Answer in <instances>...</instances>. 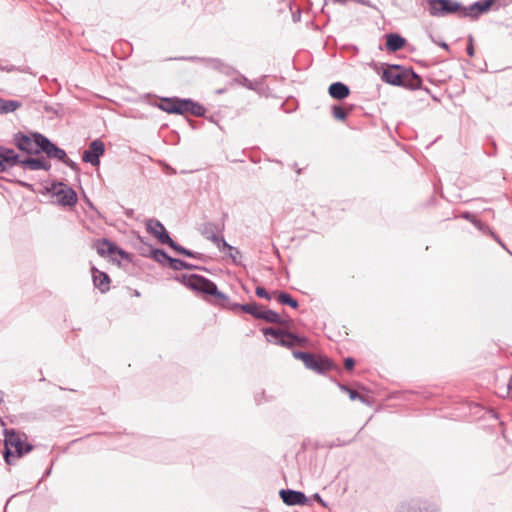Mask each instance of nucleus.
<instances>
[{
	"mask_svg": "<svg viewBox=\"0 0 512 512\" xmlns=\"http://www.w3.org/2000/svg\"><path fill=\"white\" fill-rule=\"evenodd\" d=\"M277 300L281 304L289 305L292 308L298 307V302L294 298H292L288 293H285V292L278 293Z\"/></svg>",
	"mask_w": 512,
	"mask_h": 512,
	"instance_id": "nucleus-25",
	"label": "nucleus"
},
{
	"mask_svg": "<svg viewBox=\"0 0 512 512\" xmlns=\"http://www.w3.org/2000/svg\"><path fill=\"white\" fill-rule=\"evenodd\" d=\"M240 83H241L243 86L247 87L248 89H251V90H254V89H255V88H254L253 83H252L251 81H249V80H248L247 78H245V77H241V81H240Z\"/></svg>",
	"mask_w": 512,
	"mask_h": 512,
	"instance_id": "nucleus-33",
	"label": "nucleus"
},
{
	"mask_svg": "<svg viewBox=\"0 0 512 512\" xmlns=\"http://www.w3.org/2000/svg\"><path fill=\"white\" fill-rule=\"evenodd\" d=\"M343 389H345L349 393V397H350L351 400H356V399H360L361 398L359 396V394L355 390H351V389L346 388V387H343Z\"/></svg>",
	"mask_w": 512,
	"mask_h": 512,
	"instance_id": "nucleus-34",
	"label": "nucleus"
},
{
	"mask_svg": "<svg viewBox=\"0 0 512 512\" xmlns=\"http://www.w3.org/2000/svg\"><path fill=\"white\" fill-rule=\"evenodd\" d=\"M50 192L55 198V202L60 206L72 207L77 203L78 198L76 192L64 183H53Z\"/></svg>",
	"mask_w": 512,
	"mask_h": 512,
	"instance_id": "nucleus-5",
	"label": "nucleus"
},
{
	"mask_svg": "<svg viewBox=\"0 0 512 512\" xmlns=\"http://www.w3.org/2000/svg\"><path fill=\"white\" fill-rule=\"evenodd\" d=\"M38 137L44 136L38 133L33 134L32 137H28L26 135H17L15 138L16 145L20 150L29 154L38 153L41 150Z\"/></svg>",
	"mask_w": 512,
	"mask_h": 512,
	"instance_id": "nucleus-10",
	"label": "nucleus"
},
{
	"mask_svg": "<svg viewBox=\"0 0 512 512\" xmlns=\"http://www.w3.org/2000/svg\"><path fill=\"white\" fill-rule=\"evenodd\" d=\"M20 107V103L14 100H5L0 98V113L13 112Z\"/></svg>",
	"mask_w": 512,
	"mask_h": 512,
	"instance_id": "nucleus-19",
	"label": "nucleus"
},
{
	"mask_svg": "<svg viewBox=\"0 0 512 512\" xmlns=\"http://www.w3.org/2000/svg\"><path fill=\"white\" fill-rule=\"evenodd\" d=\"M405 39L399 34H388L386 36V48L390 52H396L402 49L405 45Z\"/></svg>",
	"mask_w": 512,
	"mask_h": 512,
	"instance_id": "nucleus-17",
	"label": "nucleus"
},
{
	"mask_svg": "<svg viewBox=\"0 0 512 512\" xmlns=\"http://www.w3.org/2000/svg\"><path fill=\"white\" fill-rule=\"evenodd\" d=\"M429 13L435 17H443L449 14H457L461 17H476L477 10H472V5L468 8L462 7L460 3L453 0H429Z\"/></svg>",
	"mask_w": 512,
	"mask_h": 512,
	"instance_id": "nucleus-1",
	"label": "nucleus"
},
{
	"mask_svg": "<svg viewBox=\"0 0 512 512\" xmlns=\"http://www.w3.org/2000/svg\"><path fill=\"white\" fill-rule=\"evenodd\" d=\"M233 307H239L244 312L251 314L252 316L260 319L262 308L257 304H244V305H234Z\"/></svg>",
	"mask_w": 512,
	"mask_h": 512,
	"instance_id": "nucleus-21",
	"label": "nucleus"
},
{
	"mask_svg": "<svg viewBox=\"0 0 512 512\" xmlns=\"http://www.w3.org/2000/svg\"><path fill=\"white\" fill-rule=\"evenodd\" d=\"M146 230L152 236L157 238L161 244L168 245L169 242H172V239L164 225L156 219H149L146 221Z\"/></svg>",
	"mask_w": 512,
	"mask_h": 512,
	"instance_id": "nucleus-11",
	"label": "nucleus"
},
{
	"mask_svg": "<svg viewBox=\"0 0 512 512\" xmlns=\"http://www.w3.org/2000/svg\"><path fill=\"white\" fill-rule=\"evenodd\" d=\"M19 162V155L13 150L0 146V172L14 167Z\"/></svg>",
	"mask_w": 512,
	"mask_h": 512,
	"instance_id": "nucleus-12",
	"label": "nucleus"
},
{
	"mask_svg": "<svg viewBox=\"0 0 512 512\" xmlns=\"http://www.w3.org/2000/svg\"><path fill=\"white\" fill-rule=\"evenodd\" d=\"M91 270L95 287H97L101 292L108 291L110 282L108 275L97 270L95 267H92Z\"/></svg>",
	"mask_w": 512,
	"mask_h": 512,
	"instance_id": "nucleus-15",
	"label": "nucleus"
},
{
	"mask_svg": "<svg viewBox=\"0 0 512 512\" xmlns=\"http://www.w3.org/2000/svg\"><path fill=\"white\" fill-rule=\"evenodd\" d=\"M151 257L158 263L162 264V265H167L169 264V261H170V256L167 255V253L162 250V249H153L151 251Z\"/></svg>",
	"mask_w": 512,
	"mask_h": 512,
	"instance_id": "nucleus-20",
	"label": "nucleus"
},
{
	"mask_svg": "<svg viewBox=\"0 0 512 512\" xmlns=\"http://www.w3.org/2000/svg\"><path fill=\"white\" fill-rule=\"evenodd\" d=\"M313 497H314V499H315L318 503H320L322 506H324V507L326 506V503L323 501V499L321 498V496H320L318 493L314 494V496H313Z\"/></svg>",
	"mask_w": 512,
	"mask_h": 512,
	"instance_id": "nucleus-37",
	"label": "nucleus"
},
{
	"mask_svg": "<svg viewBox=\"0 0 512 512\" xmlns=\"http://www.w3.org/2000/svg\"><path fill=\"white\" fill-rule=\"evenodd\" d=\"M467 54L470 56V57H473L474 56V47H473V44H472V38H470V43L469 45L467 46Z\"/></svg>",
	"mask_w": 512,
	"mask_h": 512,
	"instance_id": "nucleus-36",
	"label": "nucleus"
},
{
	"mask_svg": "<svg viewBox=\"0 0 512 512\" xmlns=\"http://www.w3.org/2000/svg\"><path fill=\"white\" fill-rule=\"evenodd\" d=\"M168 266L173 270L191 269L192 265L175 258H170Z\"/></svg>",
	"mask_w": 512,
	"mask_h": 512,
	"instance_id": "nucleus-28",
	"label": "nucleus"
},
{
	"mask_svg": "<svg viewBox=\"0 0 512 512\" xmlns=\"http://www.w3.org/2000/svg\"><path fill=\"white\" fill-rule=\"evenodd\" d=\"M260 319H264L270 323H281V316L273 311V310H263L261 311Z\"/></svg>",
	"mask_w": 512,
	"mask_h": 512,
	"instance_id": "nucleus-22",
	"label": "nucleus"
},
{
	"mask_svg": "<svg viewBox=\"0 0 512 512\" xmlns=\"http://www.w3.org/2000/svg\"><path fill=\"white\" fill-rule=\"evenodd\" d=\"M495 0H482L472 4V10H477L476 14L487 12Z\"/></svg>",
	"mask_w": 512,
	"mask_h": 512,
	"instance_id": "nucleus-24",
	"label": "nucleus"
},
{
	"mask_svg": "<svg viewBox=\"0 0 512 512\" xmlns=\"http://www.w3.org/2000/svg\"><path fill=\"white\" fill-rule=\"evenodd\" d=\"M104 152V143L99 139L94 140L90 143L89 148L83 152L82 160L93 166H97L100 163V156H102Z\"/></svg>",
	"mask_w": 512,
	"mask_h": 512,
	"instance_id": "nucleus-9",
	"label": "nucleus"
},
{
	"mask_svg": "<svg viewBox=\"0 0 512 512\" xmlns=\"http://www.w3.org/2000/svg\"><path fill=\"white\" fill-rule=\"evenodd\" d=\"M508 387L512 389V379H511V383L508 385Z\"/></svg>",
	"mask_w": 512,
	"mask_h": 512,
	"instance_id": "nucleus-45",
	"label": "nucleus"
},
{
	"mask_svg": "<svg viewBox=\"0 0 512 512\" xmlns=\"http://www.w3.org/2000/svg\"><path fill=\"white\" fill-rule=\"evenodd\" d=\"M186 285L192 290L214 296L216 304L223 307H229L228 297L217 289L215 283L205 277L191 275L187 278Z\"/></svg>",
	"mask_w": 512,
	"mask_h": 512,
	"instance_id": "nucleus-4",
	"label": "nucleus"
},
{
	"mask_svg": "<svg viewBox=\"0 0 512 512\" xmlns=\"http://www.w3.org/2000/svg\"><path fill=\"white\" fill-rule=\"evenodd\" d=\"M329 95L337 100H342L348 97L350 90L347 85L342 82H335L330 85L328 89Z\"/></svg>",
	"mask_w": 512,
	"mask_h": 512,
	"instance_id": "nucleus-16",
	"label": "nucleus"
},
{
	"mask_svg": "<svg viewBox=\"0 0 512 512\" xmlns=\"http://www.w3.org/2000/svg\"><path fill=\"white\" fill-rule=\"evenodd\" d=\"M211 241L214 242L217 247L220 249V250H226L228 249L229 251H235L236 254H239V251L238 250H235L231 245H229L225 240L224 238L218 236V235H215L213 234L211 237H210Z\"/></svg>",
	"mask_w": 512,
	"mask_h": 512,
	"instance_id": "nucleus-23",
	"label": "nucleus"
},
{
	"mask_svg": "<svg viewBox=\"0 0 512 512\" xmlns=\"http://www.w3.org/2000/svg\"><path fill=\"white\" fill-rule=\"evenodd\" d=\"M256 295L260 298L270 299V295L263 287L256 288Z\"/></svg>",
	"mask_w": 512,
	"mask_h": 512,
	"instance_id": "nucleus-32",
	"label": "nucleus"
},
{
	"mask_svg": "<svg viewBox=\"0 0 512 512\" xmlns=\"http://www.w3.org/2000/svg\"><path fill=\"white\" fill-rule=\"evenodd\" d=\"M31 450L32 445L27 443L25 434L16 432L15 430H6L4 458L7 464L12 463V457L20 458Z\"/></svg>",
	"mask_w": 512,
	"mask_h": 512,
	"instance_id": "nucleus-3",
	"label": "nucleus"
},
{
	"mask_svg": "<svg viewBox=\"0 0 512 512\" xmlns=\"http://www.w3.org/2000/svg\"><path fill=\"white\" fill-rule=\"evenodd\" d=\"M332 114L334 116V118H336L337 120H344L347 116V113L345 112V110L343 108H341L340 106H334L332 108Z\"/></svg>",
	"mask_w": 512,
	"mask_h": 512,
	"instance_id": "nucleus-31",
	"label": "nucleus"
},
{
	"mask_svg": "<svg viewBox=\"0 0 512 512\" xmlns=\"http://www.w3.org/2000/svg\"><path fill=\"white\" fill-rule=\"evenodd\" d=\"M293 356L303 361L306 368L318 373H323L332 368V362L326 357H315L310 353L294 351Z\"/></svg>",
	"mask_w": 512,
	"mask_h": 512,
	"instance_id": "nucleus-6",
	"label": "nucleus"
},
{
	"mask_svg": "<svg viewBox=\"0 0 512 512\" xmlns=\"http://www.w3.org/2000/svg\"><path fill=\"white\" fill-rule=\"evenodd\" d=\"M354 364L355 362L352 358L349 357L345 359L344 365L347 370H351L354 367Z\"/></svg>",
	"mask_w": 512,
	"mask_h": 512,
	"instance_id": "nucleus-35",
	"label": "nucleus"
},
{
	"mask_svg": "<svg viewBox=\"0 0 512 512\" xmlns=\"http://www.w3.org/2000/svg\"><path fill=\"white\" fill-rule=\"evenodd\" d=\"M176 99L165 98L161 101L160 108L168 113H175Z\"/></svg>",
	"mask_w": 512,
	"mask_h": 512,
	"instance_id": "nucleus-29",
	"label": "nucleus"
},
{
	"mask_svg": "<svg viewBox=\"0 0 512 512\" xmlns=\"http://www.w3.org/2000/svg\"><path fill=\"white\" fill-rule=\"evenodd\" d=\"M97 253L101 256H110L116 252V247L110 241L103 239L96 243Z\"/></svg>",
	"mask_w": 512,
	"mask_h": 512,
	"instance_id": "nucleus-18",
	"label": "nucleus"
},
{
	"mask_svg": "<svg viewBox=\"0 0 512 512\" xmlns=\"http://www.w3.org/2000/svg\"><path fill=\"white\" fill-rule=\"evenodd\" d=\"M472 222L475 224L476 227H478L480 230H484L485 228H487L486 226H484L480 221H477V220H472Z\"/></svg>",
	"mask_w": 512,
	"mask_h": 512,
	"instance_id": "nucleus-38",
	"label": "nucleus"
},
{
	"mask_svg": "<svg viewBox=\"0 0 512 512\" xmlns=\"http://www.w3.org/2000/svg\"><path fill=\"white\" fill-rule=\"evenodd\" d=\"M335 1H336V2H339V3H341V4H344V3L348 2L349 0H335Z\"/></svg>",
	"mask_w": 512,
	"mask_h": 512,
	"instance_id": "nucleus-41",
	"label": "nucleus"
},
{
	"mask_svg": "<svg viewBox=\"0 0 512 512\" xmlns=\"http://www.w3.org/2000/svg\"><path fill=\"white\" fill-rule=\"evenodd\" d=\"M38 140L40 141L39 144L41 151L44 152L48 157L61 160L68 166L72 165V161L67 157L66 152L63 149L55 146L46 137H38Z\"/></svg>",
	"mask_w": 512,
	"mask_h": 512,
	"instance_id": "nucleus-8",
	"label": "nucleus"
},
{
	"mask_svg": "<svg viewBox=\"0 0 512 512\" xmlns=\"http://www.w3.org/2000/svg\"><path fill=\"white\" fill-rule=\"evenodd\" d=\"M280 497L283 502L287 505H304L307 502V497L304 493L295 490H284L280 491Z\"/></svg>",
	"mask_w": 512,
	"mask_h": 512,
	"instance_id": "nucleus-13",
	"label": "nucleus"
},
{
	"mask_svg": "<svg viewBox=\"0 0 512 512\" xmlns=\"http://www.w3.org/2000/svg\"><path fill=\"white\" fill-rule=\"evenodd\" d=\"M189 113L195 115V116H202L205 112V109L203 106L197 104V103H194L193 101H191V105H189Z\"/></svg>",
	"mask_w": 512,
	"mask_h": 512,
	"instance_id": "nucleus-30",
	"label": "nucleus"
},
{
	"mask_svg": "<svg viewBox=\"0 0 512 512\" xmlns=\"http://www.w3.org/2000/svg\"><path fill=\"white\" fill-rule=\"evenodd\" d=\"M491 235L494 237V239L503 247L505 248L504 244L501 242V240L492 232H490Z\"/></svg>",
	"mask_w": 512,
	"mask_h": 512,
	"instance_id": "nucleus-39",
	"label": "nucleus"
},
{
	"mask_svg": "<svg viewBox=\"0 0 512 512\" xmlns=\"http://www.w3.org/2000/svg\"><path fill=\"white\" fill-rule=\"evenodd\" d=\"M441 47H443V48L447 49V48H448V45H447L446 43H442V44H441Z\"/></svg>",
	"mask_w": 512,
	"mask_h": 512,
	"instance_id": "nucleus-43",
	"label": "nucleus"
},
{
	"mask_svg": "<svg viewBox=\"0 0 512 512\" xmlns=\"http://www.w3.org/2000/svg\"><path fill=\"white\" fill-rule=\"evenodd\" d=\"M230 255H231V257L233 258V260H234V261H236V256H235V255H233L232 253H231Z\"/></svg>",
	"mask_w": 512,
	"mask_h": 512,
	"instance_id": "nucleus-44",
	"label": "nucleus"
},
{
	"mask_svg": "<svg viewBox=\"0 0 512 512\" xmlns=\"http://www.w3.org/2000/svg\"><path fill=\"white\" fill-rule=\"evenodd\" d=\"M173 250H175L176 252L180 253V254H183V255H186L188 257H192V258H199L200 257V254L199 253H195V252H192L190 250H187L185 249L184 247L178 245L177 243H175L173 240L172 242H169L168 244Z\"/></svg>",
	"mask_w": 512,
	"mask_h": 512,
	"instance_id": "nucleus-26",
	"label": "nucleus"
},
{
	"mask_svg": "<svg viewBox=\"0 0 512 512\" xmlns=\"http://www.w3.org/2000/svg\"><path fill=\"white\" fill-rule=\"evenodd\" d=\"M24 169L28 170H48L50 168V164L45 159H38V158H27L21 160L19 158V162Z\"/></svg>",
	"mask_w": 512,
	"mask_h": 512,
	"instance_id": "nucleus-14",
	"label": "nucleus"
},
{
	"mask_svg": "<svg viewBox=\"0 0 512 512\" xmlns=\"http://www.w3.org/2000/svg\"><path fill=\"white\" fill-rule=\"evenodd\" d=\"M267 340L274 344H280L286 347H292L299 342L297 336L292 333L283 332L275 328H266L263 330Z\"/></svg>",
	"mask_w": 512,
	"mask_h": 512,
	"instance_id": "nucleus-7",
	"label": "nucleus"
},
{
	"mask_svg": "<svg viewBox=\"0 0 512 512\" xmlns=\"http://www.w3.org/2000/svg\"><path fill=\"white\" fill-rule=\"evenodd\" d=\"M189 105H191V100L189 99H176V114H184L188 113Z\"/></svg>",
	"mask_w": 512,
	"mask_h": 512,
	"instance_id": "nucleus-27",
	"label": "nucleus"
},
{
	"mask_svg": "<svg viewBox=\"0 0 512 512\" xmlns=\"http://www.w3.org/2000/svg\"><path fill=\"white\" fill-rule=\"evenodd\" d=\"M293 19H294V21H298L300 19V14L299 13L294 14Z\"/></svg>",
	"mask_w": 512,
	"mask_h": 512,
	"instance_id": "nucleus-40",
	"label": "nucleus"
},
{
	"mask_svg": "<svg viewBox=\"0 0 512 512\" xmlns=\"http://www.w3.org/2000/svg\"><path fill=\"white\" fill-rule=\"evenodd\" d=\"M409 512H422L420 509L413 508Z\"/></svg>",
	"mask_w": 512,
	"mask_h": 512,
	"instance_id": "nucleus-42",
	"label": "nucleus"
},
{
	"mask_svg": "<svg viewBox=\"0 0 512 512\" xmlns=\"http://www.w3.org/2000/svg\"><path fill=\"white\" fill-rule=\"evenodd\" d=\"M382 79L388 84L411 89L418 88L421 85V79L417 74L413 71L401 70L398 65L385 69L382 73Z\"/></svg>",
	"mask_w": 512,
	"mask_h": 512,
	"instance_id": "nucleus-2",
	"label": "nucleus"
}]
</instances>
